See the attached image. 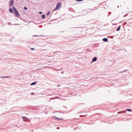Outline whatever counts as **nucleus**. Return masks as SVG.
Wrapping results in <instances>:
<instances>
[{"instance_id": "nucleus-1", "label": "nucleus", "mask_w": 132, "mask_h": 132, "mask_svg": "<svg viewBox=\"0 0 132 132\" xmlns=\"http://www.w3.org/2000/svg\"><path fill=\"white\" fill-rule=\"evenodd\" d=\"M13 9L14 12V14L15 15V16L16 17L18 18V16L20 15V14L19 13L18 11L16 10V9L15 8V7H13Z\"/></svg>"}, {"instance_id": "nucleus-2", "label": "nucleus", "mask_w": 132, "mask_h": 132, "mask_svg": "<svg viewBox=\"0 0 132 132\" xmlns=\"http://www.w3.org/2000/svg\"><path fill=\"white\" fill-rule=\"evenodd\" d=\"M62 4L60 2H58L55 8L53 10V11H55L60 9L61 7Z\"/></svg>"}, {"instance_id": "nucleus-3", "label": "nucleus", "mask_w": 132, "mask_h": 132, "mask_svg": "<svg viewBox=\"0 0 132 132\" xmlns=\"http://www.w3.org/2000/svg\"><path fill=\"white\" fill-rule=\"evenodd\" d=\"M14 0H10L9 2V5L10 6H12L14 3Z\"/></svg>"}, {"instance_id": "nucleus-4", "label": "nucleus", "mask_w": 132, "mask_h": 132, "mask_svg": "<svg viewBox=\"0 0 132 132\" xmlns=\"http://www.w3.org/2000/svg\"><path fill=\"white\" fill-rule=\"evenodd\" d=\"M53 117L55 118V119L56 120H62V118H59L56 117L55 116H54Z\"/></svg>"}, {"instance_id": "nucleus-5", "label": "nucleus", "mask_w": 132, "mask_h": 132, "mask_svg": "<svg viewBox=\"0 0 132 132\" xmlns=\"http://www.w3.org/2000/svg\"><path fill=\"white\" fill-rule=\"evenodd\" d=\"M108 39L106 38H103L102 39L103 41H104L105 42H106L108 41Z\"/></svg>"}, {"instance_id": "nucleus-6", "label": "nucleus", "mask_w": 132, "mask_h": 132, "mask_svg": "<svg viewBox=\"0 0 132 132\" xmlns=\"http://www.w3.org/2000/svg\"><path fill=\"white\" fill-rule=\"evenodd\" d=\"M22 118L23 119V121H26L28 119L27 118L25 117H22Z\"/></svg>"}, {"instance_id": "nucleus-7", "label": "nucleus", "mask_w": 132, "mask_h": 132, "mask_svg": "<svg viewBox=\"0 0 132 132\" xmlns=\"http://www.w3.org/2000/svg\"><path fill=\"white\" fill-rule=\"evenodd\" d=\"M97 60V58L96 57H94L92 59V61L93 62H95Z\"/></svg>"}, {"instance_id": "nucleus-8", "label": "nucleus", "mask_w": 132, "mask_h": 132, "mask_svg": "<svg viewBox=\"0 0 132 132\" xmlns=\"http://www.w3.org/2000/svg\"><path fill=\"white\" fill-rule=\"evenodd\" d=\"M9 12L11 13H13V11L12 9V8H10L9 10Z\"/></svg>"}, {"instance_id": "nucleus-9", "label": "nucleus", "mask_w": 132, "mask_h": 132, "mask_svg": "<svg viewBox=\"0 0 132 132\" xmlns=\"http://www.w3.org/2000/svg\"><path fill=\"white\" fill-rule=\"evenodd\" d=\"M121 28V25L119 26L118 27L117 29L116 30L117 31H119L120 29Z\"/></svg>"}, {"instance_id": "nucleus-10", "label": "nucleus", "mask_w": 132, "mask_h": 132, "mask_svg": "<svg viewBox=\"0 0 132 132\" xmlns=\"http://www.w3.org/2000/svg\"><path fill=\"white\" fill-rule=\"evenodd\" d=\"M36 83H37V82H32V83H31L30 84V85H35L36 84Z\"/></svg>"}, {"instance_id": "nucleus-11", "label": "nucleus", "mask_w": 132, "mask_h": 132, "mask_svg": "<svg viewBox=\"0 0 132 132\" xmlns=\"http://www.w3.org/2000/svg\"><path fill=\"white\" fill-rule=\"evenodd\" d=\"M45 17V15L44 14H43L42 15L41 18L42 19H44Z\"/></svg>"}, {"instance_id": "nucleus-12", "label": "nucleus", "mask_w": 132, "mask_h": 132, "mask_svg": "<svg viewBox=\"0 0 132 132\" xmlns=\"http://www.w3.org/2000/svg\"><path fill=\"white\" fill-rule=\"evenodd\" d=\"M126 111H129V112H130V111H132V110H130V109H126Z\"/></svg>"}, {"instance_id": "nucleus-13", "label": "nucleus", "mask_w": 132, "mask_h": 132, "mask_svg": "<svg viewBox=\"0 0 132 132\" xmlns=\"http://www.w3.org/2000/svg\"><path fill=\"white\" fill-rule=\"evenodd\" d=\"M50 11H49L47 13L46 15L47 16H48L50 14Z\"/></svg>"}, {"instance_id": "nucleus-14", "label": "nucleus", "mask_w": 132, "mask_h": 132, "mask_svg": "<svg viewBox=\"0 0 132 132\" xmlns=\"http://www.w3.org/2000/svg\"><path fill=\"white\" fill-rule=\"evenodd\" d=\"M84 0H75V1L77 2H79L82 1Z\"/></svg>"}, {"instance_id": "nucleus-15", "label": "nucleus", "mask_w": 132, "mask_h": 132, "mask_svg": "<svg viewBox=\"0 0 132 132\" xmlns=\"http://www.w3.org/2000/svg\"><path fill=\"white\" fill-rule=\"evenodd\" d=\"M27 8L26 7H24L23 8V9L24 10H26L27 9Z\"/></svg>"}, {"instance_id": "nucleus-16", "label": "nucleus", "mask_w": 132, "mask_h": 132, "mask_svg": "<svg viewBox=\"0 0 132 132\" xmlns=\"http://www.w3.org/2000/svg\"><path fill=\"white\" fill-rule=\"evenodd\" d=\"M55 99V98L52 97V98H50V100H53V99Z\"/></svg>"}, {"instance_id": "nucleus-17", "label": "nucleus", "mask_w": 132, "mask_h": 132, "mask_svg": "<svg viewBox=\"0 0 132 132\" xmlns=\"http://www.w3.org/2000/svg\"><path fill=\"white\" fill-rule=\"evenodd\" d=\"M128 15V14L127 13L125 15H124L123 16V17H125L126 16H127Z\"/></svg>"}, {"instance_id": "nucleus-18", "label": "nucleus", "mask_w": 132, "mask_h": 132, "mask_svg": "<svg viewBox=\"0 0 132 132\" xmlns=\"http://www.w3.org/2000/svg\"><path fill=\"white\" fill-rule=\"evenodd\" d=\"M39 14H41L42 13V12L41 11H39Z\"/></svg>"}, {"instance_id": "nucleus-19", "label": "nucleus", "mask_w": 132, "mask_h": 132, "mask_svg": "<svg viewBox=\"0 0 132 132\" xmlns=\"http://www.w3.org/2000/svg\"><path fill=\"white\" fill-rule=\"evenodd\" d=\"M10 78V76H6V78Z\"/></svg>"}, {"instance_id": "nucleus-20", "label": "nucleus", "mask_w": 132, "mask_h": 132, "mask_svg": "<svg viewBox=\"0 0 132 132\" xmlns=\"http://www.w3.org/2000/svg\"><path fill=\"white\" fill-rule=\"evenodd\" d=\"M34 94V93L33 92H32L31 93V94L32 95H33Z\"/></svg>"}, {"instance_id": "nucleus-21", "label": "nucleus", "mask_w": 132, "mask_h": 132, "mask_svg": "<svg viewBox=\"0 0 132 132\" xmlns=\"http://www.w3.org/2000/svg\"><path fill=\"white\" fill-rule=\"evenodd\" d=\"M33 36H34V37H38V36L37 35H33Z\"/></svg>"}, {"instance_id": "nucleus-22", "label": "nucleus", "mask_w": 132, "mask_h": 132, "mask_svg": "<svg viewBox=\"0 0 132 132\" xmlns=\"http://www.w3.org/2000/svg\"><path fill=\"white\" fill-rule=\"evenodd\" d=\"M30 49L32 50H34L35 49L34 48H30Z\"/></svg>"}, {"instance_id": "nucleus-23", "label": "nucleus", "mask_w": 132, "mask_h": 132, "mask_svg": "<svg viewBox=\"0 0 132 132\" xmlns=\"http://www.w3.org/2000/svg\"><path fill=\"white\" fill-rule=\"evenodd\" d=\"M8 24L9 25H11V23L10 22H9L8 23Z\"/></svg>"}, {"instance_id": "nucleus-24", "label": "nucleus", "mask_w": 132, "mask_h": 132, "mask_svg": "<svg viewBox=\"0 0 132 132\" xmlns=\"http://www.w3.org/2000/svg\"><path fill=\"white\" fill-rule=\"evenodd\" d=\"M57 52V51H56V52H54V53H53V54H54L56 53H57V52Z\"/></svg>"}, {"instance_id": "nucleus-25", "label": "nucleus", "mask_w": 132, "mask_h": 132, "mask_svg": "<svg viewBox=\"0 0 132 132\" xmlns=\"http://www.w3.org/2000/svg\"><path fill=\"white\" fill-rule=\"evenodd\" d=\"M0 78H4V76H2V77H0Z\"/></svg>"}, {"instance_id": "nucleus-26", "label": "nucleus", "mask_w": 132, "mask_h": 132, "mask_svg": "<svg viewBox=\"0 0 132 132\" xmlns=\"http://www.w3.org/2000/svg\"><path fill=\"white\" fill-rule=\"evenodd\" d=\"M57 129H60V127H58L57 128Z\"/></svg>"}, {"instance_id": "nucleus-27", "label": "nucleus", "mask_w": 132, "mask_h": 132, "mask_svg": "<svg viewBox=\"0 0 132 132\" xmlns=\"http://www.w3.org/2000/svg\"><path fill=\"white\" fill-rule=\"evenodd\" d=\"M111 38L112 39L113 38V36H111Z\"/></svg>"}, {"instance_id": "nucleus-28", "label": "nucleus", "mask_w": 132, "mask_h": 132, "mask_svg": "<svg viewBox=\"0 0 132 132\" xmlns=\"http://www.w3.org/2000/svg\"><path fill=\"white\" fill-rule=\"evenodd\" d=\"M63 71H62L61 72V74H63Z\"/></svg>"}, {"instance_id": "nucleus-29", "label": "nucleus", "mask_w": 132, "mask_h": 132, "mask_svg": "<svg viewBox=\"0 0 132 132\" xmlns=\"http://www.w3.org/2000/svg\"><path fill=\"white\" fill-rule=\"evenodd\" d=\"M127 70H124L123 71H127Z\"/></svg>"}, {"instance_id": "nucleus-30", "label": "nucleus", "mask_w": 132, "mask_h": 132, "mask_svg": "<svg viewBox=\"0 0 132 132\" xmlns=\"http://www.w3.org/2000/svg\"><path fill=\"white\" fill-rule=\"evenodd\" d=\"M18 24H14L13 25H17Z\"/></svg>"}, {"instance_id": "nucleus-31", "label": "nucleus", "mask_w": 132, "mask_h": 132, "mask_svg": "<svg viewBox=\"0 0 132 132\" xmlns=\"http://www.w3.org/2000/svg\"><path fill=\"white\" fill-rule=\"evenodd\" d=\"M122 22H123V21H121V22H119V23H121Z\"/></svg>"}, {"instance_id": "nucleus-32", "label": "nucleus", "mask_w": 132, "mask_h": 132, "mask_svg": "<svg viewBox=\"0 0 132 132\" xmlns=\"http://www.w3.org/2000/svg\"><path fill=\"white\" fill-rule=\"evenodd\" d=\"M4 78H6V76H4Z\"/></svg>"}, {"instance_id": "nucleus-33", "label": "nucleus", "mask_w": 132, "mask_h": 132, "mask_svg": "<svg viewBox=\"0 0 132 132\" xmlns=\"http://www.w3.org/2000/svg\"><path fill=\"white\" fill-rule=\"evenodd\" d=\"M114 24V25H116L117 24V23H115V24Z\"/></svg>"}, {"instance_id": "nucleus-34", "label": "nucleus", "mask_w": 132, "mask_h": 132, "mask_svg": "<svg viewBox=\"0 0 132 132\" xmlns=\"http://www.w3.org/2000/svg\"><path fill=\"white\" fill-rule=\"evenodd\" d=\"M41 69H38L37 70H41Z\"/></svg>"}, {"instance_id": "nucleus-35", "label": "nucleus", "mask_w": 132, "mask_h": 132, "mask_svg": "<svg viewBox=\"0 0 132 132\" xmlns=\"http://www.w3.org/2000/svg\"><path fill=\"white\" fill-rule=\"evenodd\" d=\"M60 86V85H58V86H57V87H58V86Z\"/></svg>"}, {"instance_id": "nucleus-36", "label": "nucleus", "mask_w": 132, "mask_h": 132, "mask_svg": "<svg viewBox=\"0 0 132 132\" xmlns=\"http://www.w3.org/2000/svg\"><path fill=\"white\" fill-rule=\"evenodd\" d=\"M53 13V12H52V13H51V14H52Z\"/></svg>"}, {"instance_id": "nucleus-37", "label": "nucleus", "mask_w": 132, "mask_h": 132, "mask_svg": "<svg viewBox=\"0 0 132 132\" xmlns=\"http://www.w3.org/2000/svg\"><path fill=\"white\" fill-rule=\"evenodd\" d=\"M53 13V12H52V13H51V14H52Z\"/></svg>"}, {"instance_id": "nucleus-38", "label": "nucleus", "mask_w": 132, "mask_h": 132, "mask_svg": "<svg viewBox=\"0 0 132 132\" xmlns=\"http://www.w3.org/2000/svg\"><path fill=\"white\" fill-rule=\"evenodd\" d=\"M53 13V12H52V13H51V14H52Z\"/></svg>"}, {"instance_id": "nucleus-39", "label": "nucleus", "mask_w": 132, "mask_h": 132, "mask_svg": "<svg viewBox=\"0 0 132 132\" xmlns=\"http://www.w3.org/2000/svg\"><path fill=\"white\" fill-rule=\"evenodd\" d=\"M53 13V12H52V13H51V14H52Z\"/></svg>"}, {"instance_id": "nucleus-40", "label": "nucleus", "mask_w": 132, "mask_h": 132, "mask_svg": "<svg viewBox=\"0 0 132 132\" xmlns=\"http://www.w3.org/2000/svg\"><path fill=\"white\" fill-rule=\"evenodd\" d=\"M31 131H33V130H31Z\"/></svg>"}]
</instances>
